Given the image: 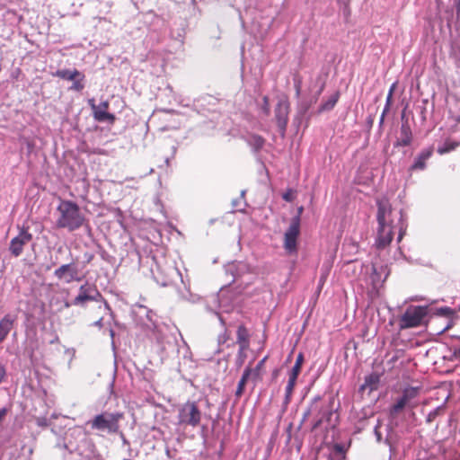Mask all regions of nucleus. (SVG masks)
Instances as JSON below:
<instances>
[{"label": "nucleus", "mask_w": 460, "mask_h": 460, "mask_svg": "<svg viewBox=\"0 0 460 460\" xmlns=\"http://www.w3.org/2000/svg\"><path fill=\"white\" fill-rule=\"evenodd\" d=\"M393 102V94L391 93H388L385 104L392 105Z\"/></svg>", "instance_id": "55"}, {"label": "nucleus", "mask_w": 460, "mask_h": 460, "mask_svg": "<svg viewBox=\"0 0 460 460\" xmlns=\"http://www.w3.org/2000/svg\"><path fill=\"white\" fill-rule=\"evenodd\" d=\"M340 98V93L337 91L335 92L332 96L329 97V99L326 102H323L318 110V112H324L332 111L336 103L338 102Z\"/></svg>", "instance_id": "28"}, {"label": "nucleus", "mask_w": 460, "mask_h": 460, "mask_svg": "<svg viewBox=\"0 0 460 460\" xmlns=\"http://www.w3.org/2000/svg\"><path fill=\"white\" fill-rule=\"evenodd\" d=\"M115 434H118L122 441V444L124 446H129V441L127 439L125 434L120 430L119 428V432H115Z\"/></svg>", "instance_id": "48"}, {"label": "nucleus", "mask_w": 460, "mask_h": 460, "mask_svg": "<svg viewBox=\"0 0 460 460\" xmlns=\"http://www.w3.org/2000/svg\"><path fill=\"white\" fill-rule=\"evenodd\" d=\"M72 81H73V84L70 86V88H69L70 90L81 92L84 88V78H81V76H77V78H75V80H72Z\"/></svg>", "instance_id": "35"}, {"label": "nucleus", "mask_w": 460, "mask_h": 460, "mask_svg": "<svg viewBox=\"0 0 460 460\" xmlns=\"http://www.w3.org/2000/svg\"><path fill=\"white\" fill-rule=\"evenodd\" d=\"M236 343L242 349H248L250 346V334L243 324L239 325L237 328Z\"/></svg>", "instance_id": "21"}, {"label": "nucleus", "mask_w": 460, "mask_h": 460, "mask_svg": "<svg viewBox=\"0 0 460 460\" xmlns=\"http://www.w3.org/2000/svg\"><path fill=\"white\" fill-rule=\"evenodd\" d=\"M303 207L298 208L297 214L291 218L290 225L284 234L283 248L289 256L298 252V237L300 235L301 215Z\"/></svg>", "instance_id": "4"}, {"label": "nucleus", "mask_w": 460, "mask_h": 460, "mask_svg": "<svg viewBox=\"0 0 460 460\" xmlns=\"http://www.w3.org/2000/svg\"><path fill=\"white\" fill-rule=\"evenodd\" d=\"M53 75L68 81L75 80V78H77V76H81V78H85L84 75L77 69H58L55 73H53Z\"/></svg>", "instance_id": "23"}, {"label": "nucleus", "mask_w": 460, "mask_h": 460, "mask_svg": "<svg viewBox=\"0 0 460 460\" xmlns=\"http://www.w3.org/2000/svg\"><path fill=\"white\" fill-rule=\"evenodd\" d=\"M166 339V341L165 343H164L162 345V349L164 351H166L167 350V347H172V349H174L175 347H177V341L174 337L172 336H168L165 338Z\"/></svg>", "instance_id": "37"}, {"label": "nucleus", "mask_w": 460, "mask_h": 460, "mask_svg": "<svg viewBox=\"0 0 460 460\" xmlns=\"http://www.w3.org/2000/svg\"><path fill=\"white\" fill-rule=\"evenodd\" d=\"M93 325L95 326V327H98V328H102V318H100L99 320L94 322L93 323Z\"/></svg>", "instance_id": "56"}, {"label": "nucleus", "mask_w": 460, "mask_h": 460, "mask_svg": "<svg viewBox=\"0 0 460 460\" xmlns=\"http://www.w3.org/2000/svg\"><path fill=\"white\" fill-rule=\"evenodd\" d=\"M262 106H261V111H263V113L265 115H269L270 112V101H269V97L268 96H264L262 98Z\"/></svg>", "instance_id": "39"}, {"label": "nucleus", "mask_w": 460, "mask_h": 460, "mask_svg": "<svg viewBox=\"0 0 460 460\" xmlns=\"http://www.w3.org/2000/svg\"><path fill=\"white\" fill-rule=\"evenodd\" d=\"M36 424L40 428H47L49 425V421L46 417H37Z\"/></svg>", "instance_id": "40"}, {"label": "nucleus", "mask_w": 460, "mask_h": 460, "mask_svg": "<svg viewBox=\"0 0 460 460\" xmlns=\"http://www.w3.org/2000/svg\"><path fill=\"white\" fill-rule=\"evenodd\" d=\"M325 87V83L321 82L318 90L311 94L308 98L301 100L297 105V116L303 118L306 115L310 108L317 102L319 96L322 94Z\"/></svg>", "instance_id": "11"}, {"label": "nucleus", "mask_w": 460, "mask_h": 460, "mask_svg": "<svg viewBox=\"0 0 460 460\" xmlns=\"http://www.w3.org/2000/svg\"><path fill=\"white\" fill-rule=\"evenodd\" d=\"M246 142L252 148L254 153H258L262 149L265 139L260 135L252 134L246 138Z\"/></svg>", "instance_id": "24"}, {"label": "nucleus", "mask_w": 460, "mask_h": 460, "mask_svg": "<svg viewBox=\"0 0 460 460\" xmlns=\"http://www.w3.org/2000/svg\"><path fill=\"white\" fill-rule=\"evenodd\" d=\"M19 233L12 238L9 243V252L12 256L17 258L22 255L24 246L32 240V234L29 232V226H17Z\"/></svg>", "instance_id": "7"}, {"label": "nucleus", "mask_w": 460, "mask_h": 460, "mask_svg": "<svg viewBox=\"0 0 460 460\" xmlns=\"http://www.w3.org/2000/svg\"><path fill=\"white\" fill-rule=\"evenodd\" d=\"M217 315H218V318H219L221 325L226 327V321H225V319L221 315H219V314H217Z\"/></svg>", "instance_id": "62"}, {"label": "nucleus", "mask_w": 460, "mask_h": 460, "mask_svg": "<svg viewBox=\"0 0 460 460\" xmlns=\"http://www.w3.org/2000/svg\"><path fill=\"white\" fill-rule=\"evenodd\" d=\"M93 115L94 119L98 122H109L113 124L116 119L115 115L107 111H93Z\"/></svg>", "instance_id": "27"}, {"label": "nucleus", "mask_w": 460, "mask_h": 460, "mask_svg": "<svg viewBox=\"0 0 460 460\" xmlns=\"http://www.w3.org/2000/svg\"><path fill=\"white\" fill-rule=\"evenodd\" d=\"M291 430H292V423H289V425L286 429V432L288 434V442L291 439Z\"/></svg>", "instance_id": "53"}, {"label": "nucleus", "mask_w": 460, "mask_h": 460, "mask_svg": "<svg viewBox=\"0 0 460 460\" xmlns=\"http://www.w3.org/2000/svg\"><path fill=\"white\" fill-rule=\"evenodd\" d=\"M294 86H295V90H296V96L297 98H299L300 94H301V81L295 79Z\"/></svg>", "instance_id": "47"}, {"label": "nucleus", "mask_w": 460, "mask_h": 460, "mask_svg": "<svg viewBox=\"0 0 460 460\" xmlns=\"http://www.w3.org/2000/svg\"><path fill=\"white\" fill-rule=\"evenodd\" d=\"M351 441L349 440L348 443H333L328 445V447L331 450L330 455L336 456H347V452L350 447Z\"/></svg>", "instance_id": "25"}, {"label": "nucleus", "mask_w": 460, "mask_h": 460, "mask_svg": "<svg viewBox=\"0 0 460 460\" xmlns=\"http://www.w3.org/2000/svg\"><path fill=\"white\" fill-rule=\"evenodd\" d=\"M433 152V146H429L421 150L420 153L416 156L413 164L411 165L410 170L423 171L426 169V162L431 157Z\"/></svg>", "instance_id": "16"}, {"label": "nucleus", "mask_w": 460, "mask_h": 460, "mask_svg": "<svg viewBox=\"0 0 460 460\" xmlns=\"http://www.w3.org/2000/svg\"><path fill=\"white\" fill-rule=\"evenodd\" d=\"M201 411L195 402L188 401L178 409V424L181 426L198 427L201 420Z\"/></svg>", "instance_id": "6"}, {"label": "nucleus", "mask_w": 460, "mask_h": 460, "mask_svg": "<svg viewBox=\"0 0 460 460\" xmlns=\"http://www.w3.org/2000/svg\"><path fill=\"white\" fill-rule=\"evenodd\" d=\"M381 426V423H380V420H378L377 424L376 425L375 429H374V433H375V436L376 438V441L378 443L382 442L383 440V437H382V434L381 432L379 431V428Z\"/></svg>", "instance_id": "43"}, {"label": "nucleus", "mask_w": 460, "mask_h": 460, "mask_svg": "<svg viewBox=\"0 0 460 460\" xmlns=\"http://www.w3.org/2000/svg\"><path fill=\"white\" fill-rule=\"evenodd\" d=\"M8 412V409L4 407V408H1L0 409V424L3 422V420H4L6 414Z\"/></svg>", "instance_id": "50"}, {"label": "nucleus", "mask_w": 460, "mask_h": 460, "mask_svg": "<svg viewBox=\"0 0 460 460\" xmlns=\"http://www.w3.org/2000/svg\"><path fill=\"white\" fill-rule=\"evenodd\" d=\"M64 305H65L66 308H68V307H70L71 305H74L72 304V302H65Z\"/></svg>", "instance_id": "64"}, {"label": "nucleus", "mask_w": 460, "mask_h": 460, "mask_svg": "<svg viewBox=\"0 0 460 460\" xmlns=\"http://www.w3.org/2000/svg\"><path fill=\"white\" fill-rule=\"evenodd\" d=\"M101 257L106 261H110V259L111 258V256L104 250L101 252Z\"/></svg>", "instance_id": "52"}, {"label": "nucleus", "mask_w": 460, "mask_h": 460, "mask_svg": "<svg viewBox=\"0 0 460 460\" xmlns=\"http://www.w3.org/2000/svg\"><path fill=\"white\" fill-rule=\"evenodd\" d=\"M388 275L389 271L387 270V266L376 264L372 265L371 279L375 286L384 282Z\"/></svg>", "instance_id": "19"}, {"label": "nucleus", "mask_w": 460, "mask_h": 460, "mask_svg": "<svg viewBox=\"0 0 460 460\" xmlns=\"http://www.w3.org/2000/svg\"><path fill=\"white\" fill-rule=\"evenodd\" d=\"M340 402H336L335 396L316 395L311 399L306 410L303 413L301 423L311 420V432L323 429L326 432L334 430L340 423Z\"/></svg>", "instance_id": "1"}, {"label": "nucleus", "mask_w": 460, "mask_h": 460, "mask_svg": "<svg viewBox=\"0 0 460 460\" xmlns=\"http://www.w3.org/2000/svg\"><path fill=\"white\" fill-rule=\"evenodd\" d=\"M396 88V83H394L391 86H390V89H389V92L388 93H391L392 94H394V92Z\"/></svg>", "instance_id": "60"}, {"label": "nucleus", "mask_w": 460, "mask_h": 460, "mask_svg": "<svg viewBox=\"0 0 460 460\" xmlns=\"http://www.w3.org/2000/svg\"><path fill=\"white\" fill-rule=\"evenodd\" d=\"M458 146V143L456 141L446 140L442 146L438 147V153L444 155L455 150Z\"/></svg>", "instance_id": "31"}, {"label": "nucleus", "mask_w": 460, "mask_h": 460, "mask_svg": "<svg viewBox=\"0 0 460 460\" xmlns=\"http://www.w3.org/2000/svg\"><path fill=\"white\" fill-rule=\"evenodd\" d=\"M92 111H107L109 109V102L107 101L102 102L99 105L94 103V100L92 99L89 101Z\"/></svg>", "instance_id": "36"}, {"label": "nucleus", "mask_w": 460, "mask_h": 460, "mask_svg": "<svg viewBox=\"0 0 460 460\" xmlns=\"http://www.w3.org/2000/svg\"><path fill=\"white\" fill-rule=\"evenodd\" d=\"M392 213V208L390 204L386 201H377V214L376 220L378 226L391 225L386 221L387 216Z\"/></svg>", "instance_id": "18"}, {"label": "nucleus", "mask_w": 460, "mask_h": 460, "mask_svg": "<svg viewBox=\"0 0 460 460\" xmlns=\"http://www.w3.org/2000/svg\"><path fill=\"white\" fill-rule=\"evenodd\" d=\"M267 359V357L263 358L256 366L255 368H253V377H257L259 376V371L261 369V367L263 366L264 362L266 361Z\"/></svg>", "instance_id": "45"}, {"label": "nucleus", "mask_w": 460, "mask_h": 460, "mask_svg": "<svg viewBox=\"0 0 460 460\" xmlns=\"http://www.w3.org/2000/svg\"><path fill=\"white\" fill-rule=\"evenodd\" d=\"M304 361H305L304 354L302 352L298 353L296 362H295V365L293 366L292 369L290 370L288 376L297 378L301 372V368L304 364Z\"/></svg>", "instance_id": "29"}, {"label": "nucleus", "mask_w": 460, "mask_h": 460, "mask_svg": "<svg viewBox=\"0 0 460 460\" xmlns=\"http://www.w3.org/2000/svg\"><path fill=\"white\" fill-rule=\"evenodd\" d=\"M346 456L329 455L328 460H346Z\"/></svg>", "instance_id": "51"}, {"label": "nucleus", "mask_w": 460, "mask_h": 460, "mask_svg": "<svg viewBox=\"0 0 460 460\" xmlns=\"http://www.w3.org/2000/svg\"><path fill=\"white\" fill-rule=\"evenodd\" d=\"M228 339H229V334L227 332V330L225 329L224 333L218 336V342L225 343Z\"/></svg>", "instance_id": "49"}, {"label": "nucleus", "mask_w": 460, "mask_h": 460, "mask_svg": "<svg viewBox=\"0 0 460 460\" xmlns=\"http://www.w3.org/2000/svg\"><path fill=\"white\" fill-rule=\"evenodd\" d=\"M16 317L10 314H5L0 320V344L6 339L10 332L12 331Z\"/></svg>", "instance_id": "17"}, {"label": "nucleus", "mask_w": 460, "mask_h": 460, "mask_svg": "<svg viewBox=\"0 0 460 460\" xmlns=\"http://www.w3.org/2000/svg\"><path fill=\"white\" fill-rule=\"evenodd\" d=\"M451 360L460 359V348H455L453 351H450V355L447 357Z\"/></svg>", "instance_id": "42"}, {"label": "nucleus", "mask_w": 460, "mask_h": 460, "mask_svg": "<svg viewBox=\"0 0 460 460\" xmlns=\"http://www.w3.org/2000/svg\"><path fill=\"white\" fill-rule=\"evenodd\" d=\"M59 217L57 226L66 228L70 232L82 227L85 222V217L81 213L79 206L72 201L62 199L57 208Z\"/></svg>", "instance_id": "2"}, {"label": "nucleus", "mask_w": 460, "mask_h": 460, "mask_svg": "<svg viewBox=\"0 0 460 460\" xmlns=\"http://www.w3.org/2000/svg\"><path fill=\"white\" fill-rule=\"evenodd\" d=\"M404 233H405V229H403V227L401 226L400 230H399L398 238H397L398 242H400L402 239Z\"/></svg>", "instance_id": "54"}, {"label": "nucleus", "mask_w": 460, "mask_h": 460, "mask_svg": "<svg viewBox=\"0 0 460 460\" xmlns=\"http://www.w3.org/2000/svg\"><path fill=\"white\" fill-rule=\"evenodd\" d=\"M291 397H292L291 394H285V397H284V400H283L282 413H284L286 411L287 407H288V405L289 404V402L291 401Z\"/></svg>", "instance_id": "46"}, {"label": "nucleus", "mask_w": 460, "mask_h": 460, "mask_svg": "<svg viewBox=\"0 0 460 460\" xmlns=\"http://www.w3.org/2000/svg\"><path fill=\"white\" fill-rule=\"evenodd\" d=\"M373 122H374V118H373L372 116H369V117L367 118V125H368V127H369V128H371V127H372Z\"/></svg>", "instance_id": "59"}, {"label": "nucleus", "mask_w": 460, "mask_h": 460, "mask_svg": "<svg viewBox=\"0 0 460 460\" xmlns=\"http://www.w3.org/2000/svg\"><path fill=\"white\" fill-rule=\"evenodd\" d=\"M444 411V407L443 406H438L437 407L436 409H434L433 411H431L426 417V422L427 423H431L433 422L436 418L440 415L442 412Z\"/></svg>", "instance_id": "33"}, {"label": "nucleus", "mask_w": 460, "mask_h": 460, "mask_svg": "<svg viewBox=\"0 0 460 460\" xmlns=\"http://www.w3.org/2000/svg\"><path fill=\"white\" fill-rule=\"evenodd\" d=\"M289 110L290 104L288 101L286 99L279 100L274 110V116L277 127L282 137H284L286 134L287 126L288 122Z\"/></svg>", "instance_id": "9"}, {"label": "nucleus", "mask_w": 460, "mask_h": 460, "mask_svg": "<svg viewBox=\"0 0 460 460\" xmlns=\"http://www.w3.org/2000/svg\"><path fill=\"white\" fill-rule=\"evenodd\" d=\"M429 309H432V312H430L429 315H437L451 319L456 314V311L449 306L433 307L429 305Z\"/></svg>", "instance_id": "26"}, {"label": "nucleus", "mask_w": 460, "mask_h": 460, "mask_svg": "<svg viewBox=\"0 0 460 460\" xmlns=\"http://www.w3.org/2000/svg\"><path fill=\"white\" fill-rule=\"evenodd\" d=\"M7 376L5 366L0 362V384H2Z\"/></svg>", "instance_id": "44"}, {"label": "nucleus", "mask_w": 460, "mask_h": 460, "mask_svg": "<svg viewBox=\"0 0 460 460\" xmlns=\"http://www.w3.org/2000/svg\"><path fill=\"white\" fill-rule=\"evenodd\" d=\"M297 378L292 377L288 376V381L286 385L285 394H293L294 387L296 385Z\"/></svg>", "instance_id": "38"}, {"label": "nucleus", "mask_w": 460, "mask_h": 460, "mask_svg": "<svg viewBox=\"0 0 460 460\" xmlns=\"http://www.w3.org/2000/svg\"><path fill=\"white\" fill-rule=\"evenodd\" d=\"M250 269V265L244 261H233L225 266L226 274L233 278L231 282H234L237 279L248 273Z\"/></svg>", "instance_id": "13"}, {"label": "nucleus", "mask_w": 460, "mask_h": 460, "mask_svg": "<svg viewBox=\"0 0 460 460\" xmlns=\"http://www.w3.org/2000/svg\"><path fill=\"white\" fill-rule=\"evenodd\" d=\"M123 417L122 412L103 411L88 420L86 425L93 430L111 435L119 432V421Z\"/></svg>", "instance_id": "3"}, {"label": "nucleus", "mask_w": 460, "mask_h": 460, "mask_svg": "<svg viewBox=\"0 0 460 460\" xmlns=\"http://www.w3.org/2000/svg\"><path fill=\"white\" fill-rule=\"evenodd\" d=\"M413 139V135L408 119L403 120L402 122L400 128V137L394 143V147L400 146H408L411 144Z\"/></svg>", "instance_id": "14"}, {"label": "nucleus", "mask_w": 460, "mask_h": 460, "mask_svg": "<svg viewBox=\"0 0 460 460\" xmlns=\"http://www.w3.org/2000/svg\"><path fill=\"white\" fill-rule=\"evenodd\" d=\"M418 393H419V389L417 387L411 386V387L405 388L402 391V396L409 403L411 400L414 399L418 395Z\"/></svg>", "instance_id": "32"}, {"label": "nucleus", "mask_w": 460, "mask_h": 460, "mask_svg": "<svg viewBox=\"0 0 460 460\" xmlns=\"http://www.w3.org/2000/svg\"><path fill=\"white\" fill-rule=\"evenodd\" d=\"M109 332H110V336H111V340H112V342H111V343H112V346H114L115 332H114V330H113V329H111H111L109 330Z\"/></svg>", "instance_id": "57"}, {"label": "nucleus", "mask_w": 460, "mask_h": 460, "mask_svg": "<svg viewBox=\"0 0 460 460\" xmlns=\"http://www.w3.org/2000/svg\"><path fill=\"white\" fill-rule=\"evenodd\" d=\"M54 276L58 279H65L66 283L80 281L77 266L74 262L63 264L54 271Z\"/></svg>", "instance_id": "10"}, {"label": "nucleus", "mask_w": 460, "mask_h": 460, "mask_svg": "<svg viewBox=\"0 0 460 460\" xmlns=\"http://www.w3.org/2000/svg\"><path fill=\"white\" fill-rule=\"evenodd\" d=\"M385 116H384V114H381L380 116V119H379V127L381 128L384 124V121H385Z\"/></svg>", "instance_id": "61"}, {"label": "nucleus", "mask_w": 460, "mask_h": 460, "mask_svg": "<svg viewBox=\"0 0 460 460\" xmlns=\"http://www.w3.org/2000/svg\"><path fill=\"white\" fill-rule=\"evenodd\" d=\"M394 237V226L392 225L378 226L376 246L379 250L386 248Z\"/></svg>", "instance_id": "12"}, {"label": "nucleus", "mask_w": 460, "mask_h": 460, "mask_svg": "<svg viewBox=\"0 0 460 460\" xmlns=\"http://www.w3.org/2000/svg\"><path fill=\"white\" fill-rule=\"evenodd\" d=\"M380 382V376L373 372L370 375H367L365 376L364 383L360 385L359 390L365 391L367 389L369 390V392H372L374 390H376L378 387Z\"/></svg>", "instance_id": "20"}, {"label": "nucleus", "mask_w": 460, "mask_h": 460, "mask_svg": "<svg viewBox=\"0 0 460 460\" xmlns=\"http://www.w3.org/2000/svg\"><path fill=\"white\" fill-rule=\"evenodd\" d=\"M93 449L94 446L90 445L88 452L85 455H82L81 453H79V455L82 456V460H92L93 457Z\"/></svg>", "instance_id": "41"}, {"label": "nucleus", "mask_w": 460, "mask_h": 460, "mask_svg": "<svg viewBox=\"0 0 460 460\" xmlns=\"http://www.w3.org/2000/svg\"><path fill=\"white\" fill-rule=\"evenodd\" d=\"M390 107H391V105H388V104L385 105L384 110L382 111V114H384V116H385L387 114V112L390 111Z\"/></svg>", "instance_id": "58"}, {"label": "nucleus", "mask_w": 460, "mask_h": 460, "mask_svg": "<svg viewBox=\"0 0 460 460\" xmlns=\"http://www.w3.org/2000/svg\"><path fill=\"white\" fill-rule=\"evenodd\" d=\"M101 297L102 294L94 285L85 283L79 288V293L72 304L84 307L88 302H98Z\"/></svg>", "instance_id": "8"}, {"label": "nucleus", "mask_w": 460, "mask_h": 460, "mask_svg": "<svg viewBox=\"0 0 460 460\" xmlns=\"http://www.w3.org/2000/svg\"><path fill=\"white\" fill-rule=\"evenodd\" d=\"M246 349H242V348H239V349H238L236 358H235V366L237 368H240L245 361V358H246L245 350Z\"/></svg>", "instance_id": "34"}, {"label": "nucleus", "mask_w": 460, "mask_h": 460, "mask_svg": "<svg viewBox=\"0 0 460 460\" xmlns=\"http://www.w3.org/2000/svg\"><path fill=\"white\" fill-rule=\"evenodd\" d=\"M237 295L228 288H223L220 289L217 295V301L220 307H224L226 310L228 307L233 306L237 303Z\"/></svg>", "instance_id": "15"}, {"label": "nucleus", "mask_w": 460, "mask_h": 460, "mask_svg": "<svg viewBox=\"0 0 460 460\" xmlns=\"http://www.w3.org/2000/svg\"><path fill=\"white\" fill-rule=\"evenodd\" d=\"M407 404V401L402 396L398 398L396 402L390 408V416L392 418L397 416Z\"/></svg>", "instance_id": "30"}, {"label": "nucleus", "mask_w": 460, "mask_h": 460, "mask_svg": "<svg viewBox=\"0 0 460 460\" xmlns=\"http://www.w3.org/2000/svg\"><path fill=\"white\" fill-rule=\"evenodd\" d=\"M252 373L253 370L250 367H245V369L243 370V373L241 376V379L238 382L237 388L234 394L236 400H238L243 395L247 381L252 376H253Z\"/></svg>", "instance_id": "22"}, {"label": "nucleus", "mask_w": 460, "mask_h": 460, "mask_svg": "<svg viewBox=\"0 0 460 460\" xmlns=\"http://www.w3.org/2000/svg\"><path fill=\"white\" fill-rule=\"evenodd\" d=\"M385 443L386 445H388L390 447H392V444H391V441H390V438L389 437H386L385 439Z\"/></svg>", "instance_id": "63"}, {"label": "nucleus", "mask_w": 460, "mask_h": 460, "mask_svg": "<svg viewBox=\"0 0 460 460\" xmlns=\"http://www.w3.org/2000/svg\"><path fill=\"white\" fill-rule=\"evenodd\" d=\"M432 312L429 305H410L399 320L400 329H409L420 326L424 318Z\"/></svg>", "instance_id": "5"}]
</instances>
